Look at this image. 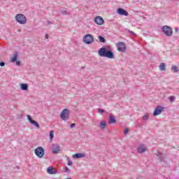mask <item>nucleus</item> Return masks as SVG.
I'll use <instances>...</instances> for the list:
<instances>
[{
  "label": "nucleus",
  "instance_id": "obj_1",
  "mask_svg": "<svg viewBox=\"0 0 179 179\" xmlns=\"http://www.w3.org/2000/svg\"><path fill=\"white\" fill-rule=\"evenodd\" d=\"M98 54L99 57H106V58H109V59H114V58H115L113 50L106 48H101L98 51Z\"/></svg>",
  "mask_w": 179,
  "mask_h": 179
},
{
  "label": "nucleus",
  "instance_id": "obj_2",
  "mask_svg": "<svg viewBox=\"0 0 179 179\" xmlns=\"http://www.w3.org/2000/svg\"><path fill=\"white\" fill-rule=\"evenodd\" d=\"M15 20L17 23H20V24H26V23H27V19L23 14H17L15 15Z\"/></svg>",
  "mask_w": 179,
  "mask_h": 179
},
{
  "label": "nucleus",
  "instance_id": "obj_3",
  "mask_svg": "<svg viewBox=\"0 0 179 179\" xmlns=\"http://www.w3.org/2000/svg\"><path fill=\"white\" fill-rule=\"evenodd\" d=\"M162 31L166 37H171V36H173V29L167 25L162 27Z\"/></svg>",
  "mask_w": 179,
  "mask_h": 179
},
{
  "label": "nucleus",
  "instance_id": "obj_4",
  "mask_svg": "<svg viewBox=\"0 0 179 179\" xmlns=\"http://www.w3.org/2000/svg\"><path fill=\"white\" fill-rule=\"evenodd\" d=\"M35 155L37 156V157H39V159H41L43 157L45 152L44 151V148L43 147H38L36 149L34 150Z\"/></svg>",
  "mask_w": 179,
  "mask_h": 179
},
{
  "label": "nucleus",
  "instance_id": "obj_5",
  "mask_svg": "<svg viewBox=\"0 0 179 179\" xmlns=\"http://www.w3.org/2000/svg\"><path fill=\"white\" fill-rule=\"evenodd\" d=\"M70 111L68 108H64L60 113V117L63 121H66L69 119Z\"/></svg>",
  "mask_w": 179,
  "mask_h": 179
},
{
  "label": "nucleus",
  "instance_id": "obj_6",
  "mask_svg": "<svg viewBox=\"0 0 179 179\" xmlns=\"http://www.w3.org/2000/svg\"><path fill=\"white\" fill-rule=\"evenodd\" d=\"M83 41L85 44H92L94 41V38L91 34H87L84 36Z\"/></svg>",
  "mask_w": 179,
  "mask_h": 179
},
{
  "label": "nucleus",
  "instance_id": "obj_7",
  "mask_svg": "<svg viewBox=\"0 0 179 179\" xmlns=\"http://www.w3.org/2000/svg\"><path fill=\"white\" fill-rule=\"evenodd\" d=\"M116 47L120 52H125L127 51V46L124 42H119L116 44Z\"/></svg>",
  "mask_w": 179,
  "mask_h": 179
},
{
  "label": "nucleus",
  "instance_id": "obj_8",
  "mask_svg": "<svg viewBox=\"0 0 179 179\" xmlns=\"http://www.w3.org/2000/svg\"><path fill=\"white\" fill-rule=\"evenodd\" d=\"M61 152V148L58 145V144H53L52 145V153L53 155H58Z\"/></svg>",
  "mask_w": 179,
  "mask_h": 179
},
{
  "label": "nucleus",
  "instance_id": "obj_9",
  "mask_svg": "<svg viewBox=\"0 0 179 179\" xmlns=\"http://www.w3.org/2000/svg\"><path fill=\"white\" fill-rule=\"evenodd\" d=\"M164 108H163V106H158L155 108L154 113H153V115L154 117H156L157 115H159V114H162V111H163V109Z\"/></svg>",
  "mask_w": 179,
  "mask_h": 179
},
{
  "label": "nucleus",
  "instance_id": "obj_10",
  "mask_svg": "<svg viewBox=\"0 0 179 179\" xmlns=\"http://www.w3.org/2000/svg\"><path fill=\"white\" fill-rule=\"evenodd\" d=\"M117 13L118 15H120L121 16H128L129 15V13H128V11L121 8H117Z\"/></svg>",
  "mask_w": 179,
  "mask_h": 179
},
{
  "label": "nucleus",
  "instance_id": "obj_11",
  "mask_svg": "<svg viewBox=\"0 0 179 179\" xmlns=\"http://www.w3.org/2000/svg\"><path fill=\"white\" fill-rule=\"evenodd\" d=\"M94 22L96 23V24L101 26V24H104V20L103 19V17L97 16L94 18Z\"/></svg>",
  "mask_w": 179,
  "mask_h": 179
},
{
  "label": "nucleus",
  "instance_id": "obj_12",
  "mask_svg": "<svg viewBox=\"0 0 179 179\" xmlns=\"http://www.w3.org/2000/svg\"><path fill=\"white\" fill-rule=\"evenodd\" d=\"M18 55H19V53H17V52H15L14 53V56L11 58V62H16V65L17 66H20V61H17Z\"/></svg>",
  "mask_w": 179,
  "mask_h": 179
},
{
  "label": "nucleus",
  "instance_id": "obj_13",
  "mask_svg": "<svg viewBox=\"0 0 179 179\" xmlns=\"http://www.w3.org/2000/svg\"><path fill=\"white\" fill-rule=\"evenodd\" d=\"M86 156L85 153H76L73 155V159H82V157H85Z\"/></svg>",
  "mask_w": 179,
  "mask_h": 179
},
{
  "label": "nucleus",
  "instance_id": "obj_14",
  "mask_svg": "<svg viewBox=\"0 0 179 179\" xmlns=\"http://www.w3.org/2000/svg\"><path fill=\"white\" fill-rule=\"evenodd\" d=\"M47 173L48 174H57V171L52 167L50 166L47 169Z\"/></svg>",
  "mask_w": 179,
  "mask_h": 179
},
{
  "label": "nucleus",
  "instance_id": "obj_15",
  "mask_svg": "<svg viewBox=\"0 0 179 179\" xmlns=\"http://www.w3.org/2000/svg\"><path fill=\"white\" fill-rule=\"evenodd\" d=\"M137 152L138 153H144V152H146V147L145 145H141L137 148Z\"/></svg>",
  "mask_w": 179,
  "mask_h": 179
},
{
  "label": "nucleus",
  "instance_id": "obj_16",
  "mask_svg": "<svg viewBox=\"0 0 179 179\" xmlns=\"http://www.w3.org/2000/svg\"><path fill=\"white\" fill-rule=\"evenodd\" d=\"M115 122H117V120H115V117L110 115L109 116V121H108V124H115Z\"/></svg>",
  "mask_w": 179,
  "mask_h": 179
},
{
  "label": "nucleus",
  "instance_id": "obj_17",
  "mask_svg": "<svg viewBox=\"0 0 179 179\" xmlns=\"http://www.w3.org/2000/svg\"><path fill=\"white\" fill-rule=\"evenodd\" d=\"M98 38H99V43H103L104 44L107 42L106 38L104 37H103L102 36H99Z\"/></svg>",
  "mask_w": 179,
  "mask_h": 179
},
{
  "label": "nucleus",
  "instance_id": "obj_18",
  "mask_svg": "<svg viewBox=\"0 0 179 179\" xmlns=\"http://www.w3.org/2000/svg\"><path fill=\"white\" fill-rule=\"evenodd\" d=\"M29 89V85L22 83L21 84V90H27Z\"/></svg>",
  "mask_w": 179,
  "mask_h": 179
},
{
  "label": "nucleus",
  "instance_id": "obj_19",
  "mask_svg": "<svg viewBox=\"0 0 179 179\" xmlns=\"http://www.w3.org/2000/svg\"><path fill=\"white\" fill-rule=\"evenodd\" d=\"M32 125H34V127H36V128H37V129H40V124H38V122L36 120H34L33 122H31Z\"/></svg>",
  "mask_w": 179,
  "mask_h": 179
},
{
  "label": "nucleus",
  "instance_id": "obj_20",
  "mask_svg": "<svg viewBox=\"0 0 179 179\" xmlns=\"http://www.w3.org/2000/svg\"><path fill=\"white\" fill-rule=\"evenodd\" d=\"M160 71H166V64L165 63H161L159 66Z\"/></svg>",
  "mask_w": 179,
  "mask_h": 179
},
{
  "label": "nucleus",
  "instance_id": "obj_21",
  "mask_svg": "<svg viewBox=\"0 0 179 179\" xmlns=\"http://www.w3.org/2000/svg\"><path fill=\"white\" fill-rule=\"evenodd\" d=\"M171 71L172 72H173L174 73H177V72L179 71L178 67L177 66H172L171 67Z\"/></svg>",
  "mask_w": 179,
  "mask_h": 179
},
{
  "label": "nucleus",
  "instance_id": "obj_22",
  "mask_svg": "<svg viewBox=\"0 0 179 179\" xmlns=\"http://www.w3.org/2000/svg\"><path fill=\"white\" fill-rule=\"evenodd\" d=\"M107 126V123L106 122H101L100 127L102 129H106V127Z\"/></svg>",
  "mask_w": 179,
  "mask_h": 179
},
{
  "label": "nucleus",
  "instance_id": "obj_23",
  "mask_svg": "<svg viewBox=\"0 0 179 179\" xmlns=\"http://www.w3.org/2000/svg\"><path fill=\"white\" fill-rule=\"evenodd\" d=\"M157 156L159 157L161 162H164V155L163 154L158 153L157 154Z\"/></svg>",
  "mask_w": 179,
  "mask_h": 179
},
{
  "label": "nucleus",
  "instance_id": "obj_24",
  "mask_svg": "<svg viewBox=\"0 0 179 179\" xmlns=\"http://www.w3.org/2000/svg\"><path fill=\"white\" fill-rule=\"evenodd\" d=\"M143 120L148 121V120H149V113H145V115L143 116Z\"/></svg>",
  "mask_w": 179,
  "mask_h": 179
},
{
  "label": "nucleus",
  "instance_id": "obj_25",
  "mask_svg": "<svg viewBox=\"0 0 179 179\" xmlns=\"http://www.w3.org/2000/svg\"><path fill=\"white\" fill-rule=\"evenodd\" d=\"M50 140L52 141V139H54V131H50Z\"/></svg>",
  "mask_w": 179,
  "mask_h": 179
},
{
  "label": "nucleus",
  "instance_id": "obj_26",
  "mask_svg": "<svg viewBox=\"0 0 179 179\" xmlns=\"http://www.w3.org/2000/svg\"><path fill=\"white\" fill-rule=\"evenodd\" d=\"M27 118L28 120V121L31 124V122L34 121L33 119H31V116L30 115H28L27 116Z\"/></svg>",
  "mask_w": 179,
  "mask_h": 179
},
{
  "label": "nucleus",
  "instance_id": "obj_27",
  "mask_svg": "<svg viewBox=\"0 0 179 179\" xmlns=\"http://www.w3.org/2000/svg\"><path fill=\"white\" fill-rule=\"evenodd\" d=\"M98 113H99L100 114H103V113H106V110H104V109L102 108H99Z\"/></svg>",
  "mask_w": 179,
  "mask_h": 179
},
{
  "label": "nucleus",
  "instance_id": "obj_28",
  "mask_svg": "<svg viewBox=\"0 0 179 179\" xmlns=\"http://www.w3.org/2000/svg\"><path fill=\"white\" fill-rule=\"evenodd\" d=\"M169 99L171 103H173V101L175 100L176 97L171 96Z\"/></svg>",
  "mask_w": 179,
  "mask_h": 179
},
{
  "label": "nucleus",
  "instance_id": "obj_29",
  "mask_svg": "<svg viewBox=\"0 0 179 179\" xmlns=\"http://www.w3.org/2000/svg\"><path fill=\"white\" fill-rule=\"evenodd\" d=\"M75 127H76V124H75V123H72L70 125V128H75Z\"/></svg>",
  "mask_w": 179,
  "mask_h": 179
},
{
  "label": "nucleus",
  "instance_id": "obj_30",
  "mask_svg": "<svg viewBox=\"0 0 179 179\" xmlns=\"http://www.w3.org/2000/svg\"><path fill=\"white\" fill-rule=\"evenodd\" d=\"M61 13H62V15H66V10H62Z\"/></svg>",
  "mask_w": 179,
  "mask_h": 179
},
{
  "label": "nucleus",
  "instance_id": "obj_31",
  "mask_svg": "<svg viewBox=\"0 0 179 179\" xmlns=\"http://www.w3.org/2000/svg\"><path fill=\"white\" fill-rule=\"evenodd\" d=\"M64 171H65V173H68L69 171V169L66 166L64 169Z\"/></svg>",
  "mask_w": 179,
  "mask_h": 179
},
{
  "label": "nucleus",
  "instance_id": "obj_32",
  "mask_svg": "<svg viewBox=\"0 0 179 179\" xmlns=\"http://www.w3.org/2000/svg\"><path fill=\"white\" fill-rule=\"evenodd\" d=\"M0 66H5V62H0Z\"/></svg>",
  "mask_w": 179,
  "mask_h": 179
},
{
  "label": "nucleus",
  "instance_id": "obj_33",
  "mask_svg": "<svg viewBox=\"0 0 179 179\" xmlns=\"http://www.w3.org/2000/svg\"><path fill=\"white\" fill-rule=\"evenodd\" d=\"M179 32V28L178 27H176L175 28V33H178Z\"/></svg>",
  "mask_w": 179,
  "mask_h": 179
},
{
  "label": "nucleus",
  "instance_id": "obj_34",
  "mask_svg": "<svg viewBox=\"0 0 179 179\" xmlns=\"http://www.w3.org/2000/svg\"><path fill=\"white\" fill-rule=\"evenodd\" d=\"M128 132H129V130H128V129H126L124 131V135L128 134Z\"/></svg>",
  "mask_w": 179,
  "mask_h": 179
},
{
  "label": "nucleus",
  "instance_id": "obj_35",
  "mask_svg": "<svg viewBox=\"0 0 179 179\" xmlns=\"http://www.w3.org/2000/svg\"><path fill=\"white\" fill-rule=\"evenodd\" d=\"M128 32L130 33L131 34H133V36H135V34L134 31H132L131 30H128Z\"/></svg>",
  "mask_w": 179,
  "mask_h": 179
},
{
  "label": "nucleus",
  "instance_id": "obj_36",
  "mask_svg": "<svg viewBox=\"0 0 179 179\" xmlns=\"http://www.w3.org/2000/svg\"><path fill=\"white\" fill-rule=\"evenodd\" d=\"M72 164H73L72 161H69L68 166H72Z\"/></svg>",
  "mask_w": 179,
  "mask_h": 179
},
{
  "label": "nucleus",
  "instance_id": "obj_37",
  "mask_svg": "<svg viewBox=\"0 0 179 179\" xmlns=\"http://www.w3.org/2000/svg\"><path fill=\"white\" fill-rule=\"evenodd\" d=\"M45 38H48V34L45 35Z\"/></svg>",
  "mask_w": 179,
  "mask_h": 179
},
{
  "label": "nucleus",
  "instance_id": "obj_38",
  "mask_svg": "<svg viewBox=\"0 0 179 179\" xmlns=\"http://www.w3.org/2000/svg\"><path fill=\"white\" fill-rule=\"evenodd\" d=\"M47 23H48V24H51V22H50V21H48Z\"/></svg>",
  "mask_w": 179,
  "mask_h": 179
},
{
  "label": "nucleus",
  "instance_id": "obj_39",
  "mask_svg": "<svg viewBox=\"0 0 179 179\" xmlns=\"http://www.w3.org/2000/svg\"><path fill=\"white\" fill-rule=\"evenodd\" d=\"M67 160H68L69 162H71V160H69V157H67Z\"/></svg>",
  "mask_w": 179,
  "mask_h": 179
}]
</instances>
